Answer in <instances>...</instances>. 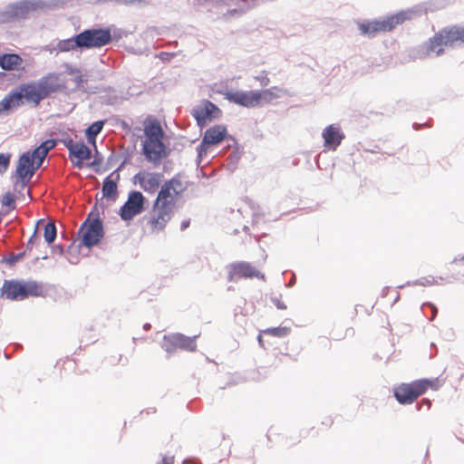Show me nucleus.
<instances>
[{
	"label": "nucleus",
	"instance_id": "dca6fc26",
	"mask_svg": "<svg viewBox=\"0 0 464 464\" xmlns=\"http://www.w3.org/2000/svg\"><path fill=\"white\" fill-rule=\"evenodd\" d=\"M223 95L230 102L243 107L252 108L257 106L256 91H227L223 92Z\"/></svg>",
	"mask_w": 464,
	"mask_h": 464
},
{
	"label": "nucleus",
	"instance_id": "2eb2a0df",
	"mask_svg": "<svg viewBox=\"0 0 464 464\" xmlns=\"http://www.w3.org/2000/svg\"><path fill=\"white\" fill-rule=\"evenodd\" d=\"M62 72V87L67 92L78 90L83 82V75L79 68L65 63Z\"/></svg>",
	"mask_w": 464,
	"mask_h": 464
},
{
	"label": "nucleus",
	"instance_id": "ddd939ff",
	"mask_svg": "<svg viewBox=\"0 0 464 464\" xmlns=\"http://www.w3.org/2000/svg\"><path fill=\"white\" fill-rule=\"evenodd\" d=\"M82 244L87 247L97 245L103 236L102 221L98 218L87 220L82 227Z\"/></svg>",
	"mask_w": 464,
	"mask_h": 464
},
{
	"label": "nucleus",
	"instance_id": "6e6552de",
	"mask_svg": "<svg viewBox=\"0 0 464 464\" xmlns=\"http://www.w3.org/2000/svg\"><path fill=\"white\" fill-rule=\"evenodd\" d=\"M407 16L404 13H398L388 16L383 20L362 23L359 28L363 34L374 35L378 33H386L393 30L397 25L402 24Z\"/></svg>",
	"mask_w": 464,
	"mask_h": 464
},
{
	"label": "nucleus",
	"instance_id": "79ce46f5",
	"mask_svg": "<svg viewBox=\"0 0 464 464\" xmlns=\"http://www.w3.org/2000/svg\"><path fill=\"white\" fill-rule=\"evenodd\" d=\"M101 164V160H94L92 163H91V166H95V165H100Z\"/></svg>",
	"mask_w": 464,
	"mask_h": 464
},
{
	"label": "nucleus",
	"instance_id": "4be33fe9",
	"mask_svg": "<svg viewBox=\"0 0 464 464\" xmlns=\"http://www.w3.org/2000/svg\"><path fill=\"white\" fill-rule=\"evenodd\" d=\"M443 47H445L444 39L439 31L422 46V53L427 56L431 54L440 55L444 53Z\"/></svg>",
	"mask_w": 464,
	"mask_h": 464
},
{
	"label": "nucleus",
	"instance_id": "49530a36",
	"mask_svg": "<svg viewBox=\"0 0 464 464\" xmlns=\"http://www.w3.org/2000/svg\"><path fill=\"white\" fill-rule=\"evenodd\" d=\"M258 341H259V342H262V338H261V336H260V335L258 336Z\"/></svg>",
	"mask_w": 464,
	"mask_h": 464
},
{
	"label": "nucleus",
	"instance_id": "a878e982",
	"mask_svg": "<svg viewBox=\"0 0 464 464\" xmlns=\"http://www.w3.org/2000/svg\"><path fill=\"white\" fill-rule=\"evenodd\" d=\"M112 174L107 177L103 181L102 193L106 198H114L117 195L116 181L111 179Z\"/></svg>",
	"mask_w": 464,
	"mask_h": 464
},
{
	"label": "nucleus",
	"instance_id": "a18cd8bd",
	"mask_svg": "<svg viewBox=\"0 0 464 464\" xmlns=\"http://www.w3.org/2000/svg\"><path fill=\"white\" fill-rule=\"evenodd\" d=\"M59 251H60V253H63V249H62L61 246H60Z\"/></svg>",
	"mask_w": 464,
	"mask_h": 464
},
{
	"label": "nucleus",
	"instance_id": "7ed1b4c3",
	"mask_svg": "<svg viewBox=\"0 0 464 464\" xmlns=\"http://www.w3.org/2000/svg\"><path fill=\"white\" fill-rule=\"evenodd\" d=\"M145 140L142 144L143 154L151 162L157 163L164 156V144L162 142L163 130L160 124L155 120L144 122Z\"/></svg>",
	"mask_w": 464,
	"mask_h": 464
},
{
	"label": "nucleus",
	"instance_id": "6ab92c4d",
	"mask_svg": "<svg viewBox=\"0 0 464 464\" xmlns=\"http://www.w3.org/2000/svg\"><path fill=\"white\" fill-rule=\"evenodd\" d=\"M324 147L328 150H336V148L340 145L342 140L344 138L343 133L341 131L340 128L334 125L327 126L322 133Z\"/></svg>",
	"mask_w": 464,
	"mask_h": 464
},
{
	"label": "nucleus",
	"instance_id": "a19ab883",
	"mask_svg": "<svg viewBox=\"0 0 464 464\" xmlns=\"http://www.w3.org/2000/svg\"><path fill=\"white\" fill-rule=\"evenodd\" d=\"M26 252H27V251L25 250L24 252H23V253H20V254L16 255V256L14 257V260H15V261L20 260V259L23 257V256H24V255L26 254Z\"/></svg>",
	"mask_w": 464,
	"mask_h": 464
},
{
	"label": "nucleus",
	"instance_id": "f8f14e48",
	"mask_svg": "<svg viewBox=\"0 0 464 464\" xmlns=\"http://www.w3.org/2000/svg\"><path fill=\"white\" fill-rule=\"evenodd\" d=\"M134 182L138 184L141 189L149 194H154L159 188L163 179V174L160 172H150L148 170H140L134 176Z\"/></svg>",
	"mask_w": 464,
	"mask_h": 464
},
{
	"label": "nucleus",
	"instance_id": "c756f323",
	"mask_svg": "<svg viewBox=\"0 0 464 464\" xmlns=\"http://www.w3.org/2000/svg\"><path fill=\"white\" fill-rule=\"evenodd\" d=\"M34 9V4L30 1H24L15 6L16 15H25L30 10Z\"/></svg>",
	"mask_w": 464,
	"mask_h": 464
},
{
	"label": "nucleus",
	"instance_id": "423d86ee",
	"mask_svg": "<svg viewBox=\"0 0 464 464\" xmlns=\"http://www.w3.org/2000/svg\"><path fill=\"white\" fill-rule=\"evenodd\" d=\"M186 189L187 183L182 180L179 175H176L161 185L155 201L175 209L177 201L182 197Z\"/></svg>",
	"mask_w": 464,
	"mask_h": 464
},
{
	"label": "nucleus",
	"instance_id": "c03bdc74",
	"mask_svg": "<svg viewBox=\"0 0 464 464\" xmlns=\"http://www.w3.org/2000/svg\"><path fill=\"white\" fill-rule=\"evenodd\" d=\"M328 422H329V425H331L333 423V420L329 419Z\"/></svg>",
	"mask_w": 464,
	"mask_h": 464
},
{
	"label": "nucleus",
	"instance_id": "bb28decb",
	"mask_svg": "<svg viewBox=\"0 0 464 464\" xmlns=\"http://www.w3.org/2000/svg\"><path fill=\"white\" fill-rule=\"evenodd\" d=\"M104 126L103 121H98L91 124L86 130V137L88 140L94 141L95 137L102 131Z\"/></svg>",
	"mask_w": 464,
	"mask_h": 464
},
{
	"label": "nucleus",
	"instance_id": "58836bf2",
	"mask_svg": "<svg viewBox=\"0 0 464 464\" xmlns=\"http://www.w3.org/2000/svg\"><path fill=\"white\" fill-rule=\"evenodd\" d=\"M190 221L189 219L183 220L180 224V229L185 230L189 227Z\"/></svg>",
	"mask_w": 464,
	"mask_h": 464
},
{
	"label": "nucleus",
	"instance_id": "37998d69",
	"mask_svg": "<svg viewBox=\"0 0 464 464\" xmlns=\"http://www.w3.org/2000/svg\"><path fill=\"white\" fill-rule=\"evenodd\" d=\"M436 312H437L436 307H435V306H432V313H433V314H436Z\"/></svg>",
	"mask_w": 464,
	"mask_h": 464
},
{
	"label": "nucleus",
	"instance_id": "f3484780",
	"mask_svg": "<svg viewBox=\"0 0 464 464\" xmlns=\"http://www.w3.org/2000/svg\"><path fill=\"white\" fill-rule=\"evenodd\" d=\"M70 152V160L72 164L82 169L83 161L91 158V150L82 142L70 141L67 144Z\"/></svg>",
	"mask_w": 464,
	"mask_h": 464
},
{
	"label": "nucleus",
	"instance_id": "0eeeda50",
	"mask_svg": "<svg viewBox=\"0 0 464 464\" xmlns=\"http://www.w3.org/2000/svg\"><path fill=\"white\" fill-rule=\"evenodd\" d=\"M111 41L109 29H88L76 35V44L80 48H101Z\"/></svg>",
	"mask_w": 464,
	"mask_h": 464
},
{
	"label": "nucleus",
	"instance_id": "aec40b11",
	"mask_svg": "<svg viewBox=\"0 0 464 464\" xmlns=\"http://www.w3.org/2000/svg\"><path fill=\"white\" fill-rule=\"evenodd\" d=\"M165 341L171 345L172 349H182L188 352H194L197 349L195 337H188L181 334H175L165 337Z\"/></svg>",
	"mask_w": 464,
	"mask_h": 464
},
{
	"label": "nucleus",
	"instance_id": "9b49d317",
	"mask_svg": "<svg viewBox=\"0 0 464 464\" xmlns=\"http://www.w3.org/2000/svg\"><path fill=\"white\" fill-rule=\"evenodd\" d=\"M145 198L140 191H131L127 201L120 209L121 218L129 221L135 216L140 214L144 209Z\"/></svg>",
	"mask_w": 464,
	"mask_h": 464
},
{
	"label": "nucleus",
	"instance_id": "20e7f679",
	"mask_svg": "<svg viewBox=\"0 0 464 464\" xmlns=\"http://www.w3.org/2000/svg\"><path fill=\"white\" fill-rule=\"evenodd\" d=\"M41 287L35 281L5 280L1 287V296L7 300H24L28 296L39 295Z\"/></svg>",
	"mask_w": 464,
	"mask_h": 464
},
{
	"label": "nucleus",
	"instance_id": "cd10ccee",
	"mask_svg": "<svg viewBox=\"0 0 464 464\" xmlns=\"http://www.w3.org/2000/svg\"><path fill=\"white\" fill-rule=\"evenodd\" d=\"M291 332L290 327L286 326H278L273 328H267L263 330L262 333L267 335L275 336V337H285L288 335Z\"/></svg>",
	"mask_w": 464,
	"mask_h": 464
},
{
	"label": "nucleus",
	"instance_id": "4468645a",
	"mask_svg": "<svg viewBox=\"0 0 464 464\" xmlns=\"http://www.w3.org/2000/svg\"><path fill=\"white\" fill-rule=\"evenodd\" d=\"M227 135V129L222 125H216L208 128L203 136L202 141L198 146V153L200 156L207 153L210 146L217 145L223 141Z\"/></svg>",
	"mask_w": 464,
	"mask_h": 464
},
{
	"label": "nucleus",
	"instance_id": "c85d7f7f",
	"mask_svg": "<svg viewBox=\"0 0 464 464\" xmlns=\"http://www.w3.org/2000/svg\"><path fill=\"white\" fill-rule=\"evenodd\" d=\"M419 382H421L423 388V394L427 392L429 388L432 390H438L441 386V382L439 378L434 379H419Z\"/></svg>",
	"mask_w": 464,
	"mask_h": 464
},
{
	"label": "nucleus",
	"instance_id": "1a4fd4ad",
	"mask_svg": "<svg viewBox=\"0 0 464 464\" xmlns=\"http://www.w3.org/2000/svg\"><path fill=\"white\" fill-rule=\"evenodd\" d=\"M265 279V275L250 263L239 261L230 264L227 266V280L237 282L241 279Z\"/></svg>",
	"mask_w": 464,
	"mask_h": 464
},
{
	"label": "nucleus",
	"instance_id": "9d476101",
	"mask_svg": "<svg viewBox=\"0 0 464 464\" xmlns=\"http://www.w3.org/2000/svg\"><path fill=\"white\" fill-rule=\"evenodd\" d=\"M421 382L415 380L411 382H402L393 389L395 399L401 404H411L423 394Z\"/></svg>",
	"mask_w": 464,
	"mask_h": 464
},
{
	"label": "nucleus",
	"instance_id": "b1692460",
	"mask_svg": "<svg viewBox=\"0 0 464 464\" xmlns=\"http://www.w3.org/2000/svg\"><path fill=\"white\" fill-rule=\"evenodd\" d=\"M23 63V59L15 53H7L0 57V66L6 71L18 69Z\"/></svg>",
	"mask_w": 464,
	"mask_h": 464
},
{
	"label": "nucleus",
	"instance_id": "e433bc0d",
	"mask_svg": "<svg viewBox=\"0 0 464 464\" xmlns=\"http://www.w3.org/2000/svg\"><path fill=\"white\" fill-rule=\"evenodd\" d=\"M81 243L76 244L75 242L71 243L69 246V252L72 251H78L80 247Z\"/></svg>",
	"mask_w": 464,
	"mask_h": 464
},
{
	"label": "nucleus",
	"instance_id": "473e14b6",
	"mask_svg": "<svg viewBox=\"0 0 464 464\" xmlns=\"http://www.w3.org/2000/svg\"><path fill=\"white\" fill-rule=\"evenodd\" d=\"M41 243V237L38 234L36 230H34L32 237L29 238L27 245H26V251L31 252L34 248V246H38Z\"/></svg>",
	"mask_w": 464,
	"mask_h": 464
},
{
	"label": "nucleus",
	"instance_id": "4c0bfd02",
	"mask_svg": "<svg viewBox=\"0 0 464 464\" xmlns=\"http://www.w3.org/2000/svg\"><path fill=\"white\" fill-rule=\"evenodd\" d=\"M455 265V266H457L459 269H462L464 270V256L459 260V261H454L453 263Z\"/></svg>",
	"mask_w": 464,
	"mask_h": 464
},
{
	"label": "nucleus",
	"instance_id": "412c9836",
	"mask_svg": "<svg viewBox=\"0 0 464 464\" xmlns=\"http://www.w3.org/2000/svg\"><path fill=\"white\" fill-rule=\"evenodd\" d=\"M220 113V110L212 102L207 101L201 106L194 110V116L198 122H206L213 118H217Z\"/></svg>",
	"mask_w": 464,
	"mask_h": 464
},
{
	"label": "nucleus",
	"instance_id": "2f4dec72",
	"mask_svg": "<svg viewBox=\"0 0 464 464\" xmlns=\"http://www.w3.org/2000/svg\"><path fill=\"white\" fill-rule=\"evenodd\" d=\"M12 155L10 153H0V174L5 173L11 161Z\"/></svg>",
	"mask_w": 464,
	"mask_h": 464
},
{
	"label": "nucleus",
	"instance_id": "393cba45",
	"mask_svg": "<svg viewBox=\"0 0 464 464\" xmlns=\"http://www.w3.org/2000/svg\"><path fill=\"white\" fill-rule=\"evenodd\" d=\"M42 227H44V240L48 244L53 243L56 237L55 223L53 221L44 223V220H41L38 222L35 230L38 232V230H40Z\"/></svg>",
	"mask_w": 464,
	"mask_h": 464
},
{
	"label": "nucleus",
	"instance_id": "72a5a7b5",
	"mask_svg": "<svg viewBox=\"0 0 464 464\" xmlns=\"http://www.w3.org/2000/svg\"><path fill=\"white\" fill-rule=\"evenodd\" d=\"M14 202H15V200H14V197L13 194L6 193L4 195L3 199H2V204L4 206H6V207L14 209L15 208Z\"/></svg>",
	"mask_w": 464,
	"mask_h": 464
},
{
	"label": "nucleus",
	"instance_id": "f704fd0d",
	"mask_svg": "<svg viewBox=\"0 0 464 464\" xmlns=\"http://www.w3.org/2000/svg\"><path fill=\"white\" fill-rule=\"evenodd\" d=\"M255 79L260 83L261 86H267L270 82V79L267 74L264 72L261 75H257Z\"/></svg>",
	"mask_w": 464,
	"mask_h": 464
},
{
	"label": "nucleus",
	"instance_id": "7c9ffc66",
	"mask_svg": "<svg viewBox=\"0 0 464 464\" xmlns=\"http://www.w3.org/2000/svg\"><path fill=\"white\" fill-rule=\"evenodd\" d=\"M79 47L76 44V36L64 41H60V52L70 51Z\"/></svg>",
	"mask_w": 464,
	"mask_h": 464
},
{
	"label": "nucleus",
	"instance_id": "a211bd4d",
	"mask_svg": "<svg viewBox=\"0 0 464 464\" xmlns=\"http://www.w3.org/2000/svg\"><path fill=\"white\" fill-rule=\"evenodd\" d=\"M445 47H454L464 44V27L453 25L441 29Z\"/></svg>",
	"mask_w": 464,
	"mask_h": 464
},
{
	"label": "nucleus",
	"instance_id": "f257e3e1",
	"mask_svg": "<svg viewBox=\"0 0 464 464\" xmlns=\"http://www.w3.org/2000/svg\"><path fill=\"white\" fill-rule=\"evenodd\" d=\"M56 87L57 78L54 76L42 78L37 82L22 84L18 91L10 93L1 102L2 108L3 110H9L17 107L23 103L24 98L28 102L38 105L41 100L55 92Z\"/></svg>",
	"mask_w": 464,
	"mask_h": 464
},
{
	"label": "nucleus",
	"instance_id": "c9c22d12",
	"mask_svg": "<svg viewBox=\"0 0 464 464\" xmlns=\"http://www.w3.org/2000/svg\"><path fill=\"white\" fill-rule=\"evenodd\" d=\"M159 464H174V456L165 455Z\"/></svg>",
	"mask_w": 464,
	"mask_h": 464
},
{
	"label": "nucleus",
	"instance_id": "f03ea898",
	"mask_svg": "<svg viewBox=\"0 0 464 464\" xmlns=\"http://www.w3.org/2000/svg\"><path fill=\"white\" fill-rule=\"evenodd\" d=\"M55 144L54 140H47L33 151H26L21 155L16 167V174L22 180L23 188H25L26 183L40 168L48 151L52 150Z\"/></svg>",
	"mask_w": 464,
	"mask_h": 464
},
{
	"label": "nucleus",
	"instance_id": "5701e85b",
	"mask_svg": "<svg viewBox=\"0 0 464 464\" xmlns=\"http://www.w3.org/2000/svg\"><path fill=\"white\" fill-rule=\"evenodd\" d=\"M256 93L257 106H260L263 104L270 103L274 100L280 98L282 95L285 93V91L283 88L273 86L269 89L256 91Z\"/></svg>",
	"mask_w": 464,
	"mask_h": 464
},
{
	"label": "nucleus",
	"instance_id": "ea45409f",
	"mask_svg": "<svg viewBox=\"0 0 464 464\" xmlns=\"http://www.w3.org/2000/svg\"><path fill=\"white\" fill-rule=\"evenodd\" d=\"M276 305L278 309H286V305L279 300L276 302Z\"/></svg>",
	"mask_w": 464,
	"mask_h": 464
},
{
	"label": "nucleus",
	"instance_id": "39448f33",
	"mask_svg": "<svg viewBox=\"0 0 464 464\" xmlns=\"http://www.w3.org/2000/svg\"><path fill=\"white\" fill-rule=\"evenodd\" d=\"M174 210L170 207L154 200L151 209L143 217L142 220L150 233L158 234L164 231L174 215Z\"/></svg>",
	"mask_w": 464,
	"mask_h": 464
}]
</instances>
